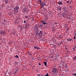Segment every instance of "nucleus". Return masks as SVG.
I'll return each instance as SVG.
<instances>
[{
  "mask_svg": "<svg viewBox=\"0 0 76 76\" xmlns=\"http://www.w3.org/2000/svg\"><path fill=\"white\" fill-rule=\"evenodd\" d=\"M6 34V32L5 30H1V31H0V34H1V35H2L3 36H5Z\"/></svg>",
  "mask_w": 76,
  "mask_h": 76,
  "instance_id": "1",
  "label": "nucleus"
},
{
  "mask_svg": "<svg viewBox=\"0 0 76 76\" xmlns=\"http://www.w3.org/2000/svg\"><path fill=\"white\" fill-rule=\"evenodd\" d=\"M57 69L54 68L52 70V72L53 73H56L57 72Z\"/></svg>",
  "mask_w": 76,
  "mask_h": 76,
  "instance_id": "2",
  "label": "nucleus"
},
{
  "mask_svg": "<svg viewBox=\"0 0 76 76\" xmlns=\"http://www.w3.org/2000/svg\"><path fill=\"white\" fill-rule=\"evenodd\" d=\"M34 30L35 31H37L38 30V26H36L35 28L34 29Z\"/></svg>",
  "mask_w": 76,
  "mask_h": 76,
  "instance_id": "3",
  "label": "nucleus"
},
{
  "mask_svg": "<svg viewBox=\"0 0 76 76\" xmlns=\"http://www.w3.org/2000/svg\"><path fill=\"white\" fill-rule=\"evenodd\" d=\"M14 64L15 66H16V65H18V62L17 61H15V62L14 63Z\"/></svg>",
  "mask_w": 76,
  "mask_h": 76,
  "instance_id": "4",
  "label": "nucleus"
},
{
  "mask_svg": "<svg viewBox=\"0 0 76 76\" xmlns=\"http://www.w3.org/2000/svg\"><path fill=\"white\" fill-rule=\"evenodd\" d=\"M26 25L25 29H26V28H28V26H29V24H28V23H26Z\"/></svg>",
  "mask_w": 76,
  "mask_h": 76,
  "instance_id": "5",
  "label": "nucleus"
},
{
  "mask_svg": "<svg viewBox=\"0 0 76 76\" xmlns=\"http://www.w3.org/2000/svg\"><path fill=\"white\" fill-rule=\"evenodd\" d=\"M58 3L59 5H63V3L61 1L58 2Z\"/></svg>",
  "mask_w": 76,
  "mask_h": 76,
  "instance_id": "6",
  "label": "nucleus"
},
{
  "mask_svg": "<svg viewBox=\"0 0 76 76\" xmlns=\"http://www.w3.org/2000/svg\"><path fill=\"white\" fill-rule=\"evenodd\" d=\"M19 9V7H18V6L16 7H15V8H14V10H17V9Z\"/></svg>",
  "mask_w": 76,
  "mask_h": 76,
  "instance_id": "7",
  "label": "nucleus"
},
{
  "mask_svg": "<svg viewBox=\"0 0 76 76\" xmlns=\"http://www.w3.org/2000/svg\"><path fill=\"white\" fill-rule=\"evenodd\" d=\"M47 61H46V62L45 61L44 62V65L45 66H47Z\"/></svg>",
  "mask_w": 76,
  "mask_h": 76,
  "instance_id": "8",
  "label": "nucleus"
},
{
  "mask_svg": "<svg viewBox=\"0 0 76 76\" xmlns=\"http://www.w3.org/2000/svg\"><path fill=\"white\" fill-rule=\"evenodd\" d=\"M72 59L74 60H75L76 59V56H75L74 57H72Z\"/></svg>",
  "mask_w": 76,
  "mask_h": 76,
  "instance_id": "9",
  "label": "nucleus"
},
{
  "mask_svg": "<svg viewBox=\"0 0 76 76\" xmlns=\"http://www.w3.org/2000/svg\"><path fill=\"white\" fill-rule=\"evenodd\" d=\"M39 27H41V28H42L43 27V25L40 24L38 26Z\"/></svg>",
  "mask_w": 76,
  "mask_h": 76,
  "instance_id": "10",
  "label": "nucleus"
},
{
  "mask_svg": "<svg viewBox=\"0 0 76 76\" xmlns=\"http://www.w3.org/2000/svg\"><path fill=\"white\" fill-rule=\"evenodd\" d=\"M41 4V6H44L45 5V4H44V2H40Z\"/></svg>",
  "mask_w": 76,
  "mask_h": 76,
  "instance_id": "11",
  "label": "nucleus"
},
{
  "mask_svg": "<svg viewBox=\"0 0 76 76\" xmlns=\"http://www.w3.org/2000/svg\"><path fill=\"white\" fill-rule=\"evenodd\" d=\"M66 40L67 41H71L72 40V39H66Z\"/></svg>",
  "mask_w": 76,
  "mask_h": 76,
  "instance_id": "12",
  "label": "nucleus"
},
{
  "mask_svg": "<svg viewBox=\"0 0 76 76\" xmlns=\"http://www.w3.org/2000/svg\"><path fill=\"white\" fill-rule=\"evenodd\" d=\"M76 49V46H75L73 49V50L75 51Z\"/></svg>",
  "mask_w": 76,
  "mask_h": 76,
  "instance_id": "13",
  "label": "nucleus"
},
{
  "mask_svg": "<svg viewBox=\"0 0 76 76\" xmlns=\"http://www.w3.org/2000/svg\"><path fill=\"white\" fill-rule=\"evenodd\" d=\"M34 48H35V49H37V50H38V49H39V48H38V47H36L34 46Z\"/></svg>",
  "mask_w": 76,
  "mask_h": 76,
  "instance_id": "14",
  "label": "nucleus"
},
{
  "mask_svg": "<svg viewBox=\"0 0 76 76\" xmlns=\"http://www.w3.org/2000/svg\"><path fill=\"white\" fill-rule=\"evenodd\" d=\"M36 34H37V35H38L39 34V33H38V31H36Z\"/></svg>",
  "mask_w": 76,
  "mask_h": 76,
  "instance_id": "15",
  "label": "nucleus"
},
{
  "mask_svg": "<svg viewBox=\"0 0 76 76\" xmlns=\"http://www.w3.org/2000/svg\"><path fill=\"white\" fill-rule=\"evenodd\" d=\"M58 10H61V7H58Z\"/></svg>",
  "mask_w": 76,
  "mask_h": 76,
  "instance_id": "16",
  "label": "nucleus"
},
{
  "mask_svg": "<svg viewBox=\"0 0 76 76\" xmlns=\"http://www.w3.org/2000/svg\"><path fill=\"white\" fill-rule=\"evenodd\" d=\"M42 32L41 31H40L39 34H42Z\"/></svg>",
  "mask_w": 76,
  "mask_h": 76,
  "instance_id": "17",
  "label": "nucleus"
},
{
  "mask_svg": "<svg viewBox=\"0 0 76 76\" xmlns=\"http://www.w3.org/2000/svg\"><path fill=\"white\" fill-rule=\"evenodd\" d=\"M72 75H74V76H76V73L72 74Z\"/></svg>",
  "mask_w": 76,
  "mask_h": 76,
  "instance_id": "18",
  "label": "nucleus"
},
{
  "mask_svg": "<svg viewBox=\"0 0 76 76\" xmlns=\"http://www.w3.org/2000/svg\"><path fill=\"white\" fill-rule=\"evenodd\" d=\"M44 22V20H41V23H43Z\"/></svg>",
  "mask_w": 76,
  "mask_h": 76,
  "instance_id": "19",
  "label": "nucleus"
},
{
  "mask_svg": "<svg viewBox=\"0 0 76 76\" xmlns=\"http://www.w3.org/2000/svg\"><path fill=\"white\" fill-rule=\"evenodd\" d=\"M28 54H29V55L31 56V53H29V52H28Z\"/></svg>",
  "mask_w": 76,
  "mask_h": 76,
  "instance_id": "20",
  "label": "nucleus"
},
{
  "mask_svg": "<svg viewBox=\"0 0 76 76\" xmlns=\"http://www.w3.org/2000/svg\"><path fill=\"white\" fill-rule=\"evenodd\" d=\"M15 57H17V58H19V56L17 55H16V56H15Z\"/></svg>",
  "mask_w": 76,
  "mask_h": 76,
  "instance_id": "21",
  "label": "nucleus"
},
{
  "mask_svg": "<svg viewBox=\"0 0 76 76\" xmlns=\"http://www.w3.org/2000/svg\"><path fill=\"white\" fill-rule=\"evenodd\" d=\"M25 18L26 19H27L28 18V16H26L25 17Z\"/></svg>",
  "mask_w": 76,
  "mask_h": 76,
  "instance_id": "22",
  "label": "nucleus"
},
{
  "mask_svg": "<svg viewBox=\"0 0 76 76\" xmlns=\"http://www.w3.org/2000/svg\"><path fill=\"white\" fill-rule=\"evenodd\" d=\"M43 23L44 25H45V24H47V23H46V22H44L43 23Z\"/></svg>",
  "mask_w": 76,
  "mask_h": 76,
  "instance_id": "23",
  "label": "nucleus"
},
{
  "mask_svg": "<svg viewBox=\"0 0 76 76\" xmlns=\"http://www.w3.org/2000/svg\"><path fill=\"white\" fill-rule=\"evenodd\" d=\"M5 3H7V4L8 3V2L7 1H5Z\"/></svg>",
  "mask_w": 76,
  "mask_h": 76,
  "instance_id": "24",
  "label": "nucleus"
},
{
  "mask_svg": "<svg viewBox=\"0 0 76 76\" xmlns=\"http://www.w3.org/2000/svg\"><path fill=\"white\" fill-rule=\"evenodd\" d=\"M65 67H67V65L66 64V63L65 64Z\"/></svg>",
  "mask_w": 76,
  "mask_h": 76,
  "instance_id": "25",
  "label": "nucleus"
},
{
  "mask_svg": "<svg viewBox=\"0 0 76 76\" xmlns=\"http://www.w3.org/2000/svg\"><path fill=\"white\" fill-rule=\"evenodd\" d=\"M48 75H48V73L46 75V76H48Z\"/></svg>",
  "mask_w": 76,
  "mask_h": 76,
  "instance_id": "26",
  "label": "nucleus"
},
{
  "mask_svg": "<svg viewBox=\"0 0 76 76\" xmlns=\"http://www.w3.org/2000/svg\"><path fill=\"white\" fill-rule=\"evenodd\" d=\"M74 39H76V36H75V37H74Z\"/></svg>",
  "mask_w": 76,
  "mask_h": 76,
  "instance_id": "27",
  "label": "nucleus"
},
{
  "mask_svg": "<svg viewBox=\"0 0 76 76\" xmlns=\"http://www.w3.org/2000/svg\"><path fill=\"white\" fill-rule=\"evenodd\" d=\"M39 1L40 3H41V0H38Z\"/></svg>",
  "mask_w": 76,
  "mask_h": 76,
  "instance_id": "28",
  "label": "nucleus"
},
{
  "mask_svg": "<svg viewBox=\"0 0 76 76\" xmlns=\"http://www.w3.org/2000/svg\"><path fill=\"white\" fill-rule=\"evenodd\" d=\"M44 7V6L42 5H41V8H43Z\"/></svg>",
  "mask_w": 76,
  "mask_h": 76,
  "instance_id": "29",
  "label": "nucleus"
},
{
  "mask_svg": "<svg viewBox=\"0 0 76 76\" xmlns=\"http://www.w3.org/2000/svg\"><path fill=\"white\" fill-rule=\"evenodd\" d=\"M67 2V3H69V1H66Z\"/></svg>",
  "mask_w": 76,
  "mask_h": 76,
  "instance_id": "30",
  "label": "nucleus"
},
{
  "mask_svg": "<svg viewBox=\"0 0 76 76\" xmlns=\"http://www.w3.org/2000/svg\"><path fill=\"white\" fill-rule=\"evenodd\" d=\"M68 54H70V52H69V51H68Z\"/></svg>",
  "mask_w": 76,
  "mask_h": 76,
  "instance_id": "31",
  "label": "nucleus"
},
{
  "mask_svg": "<svg viewBox=\"0 0 76 76\" xmlns=\"http://www.w3.org/2000/svg\"><path fill=\"white\" fill-rule=\"evenodd\" d=\"M23 11L24 12H26V10L24 9Z\"/></svg>",
  "mask_w": 76,
  "mask_h": 76,
  "instance_id": "32",
  "label": "nucleus"
},
{
  "mask_svg": "<svg viewBox=\"0 0 76 76\" xmlns=\"http://www.w3.org/2000/svg\"><path fill=\"white\" fill-rule=\"evenodd\" d=\"M60 38H62V36H61L60 35Z\"/></svg>",
  "mask_w": 76,
  "mask_h": 76,
  "instance_id": "33",
  "label": "nucleus"
},
{
  "mask_svg": "<svg viewBox=\"0 0 76 76\" xmlns=\"http://www.w3.org/2000/svg\"><path fill=\"white\" fill-rule=\"evenodd\" d=\"M52 31H55V29H53Z\"/></svg>",
  "mask_w": 76,
  "mask_h": 76,
  "instance_id": "34",
  "label": "nucleus"
},
{
  "mask_svg": "<svg viewBox=\"0 0 76 76\" xmlns=\"http://www.w3.org/2000/svg\"><path fill=\"white\" fill-rule=\"evenodd\" d=\"M65 63L64 62H62V64H65Z\"/></svg>",
  "mask_w": 76,
  "mask_h": 76,
  "instance_id": "35",
  "label": "nucleus"
},
{
  "mask_svg": "<svg viewBox=\"0 0 76 76\" xmlns=\"http://www.w3.org/2000/svg\"><path fill=\"white\" fill-rule=\"evenodd\" d=\"M39 66H41V63H39Z\"/></svg>",
  "mask_w": 76,
  "mask_h": 76,
  "instance_id": "36",
  "label": "nucleus"
},
{
  "mask_svg": "<svg viewBox=\"0 0 76 76\" xmlns=\"http://www.w3.org/2000/svg\"><path fill=\"white\" fill-rule=\"evenodd\" d=\"M58 45L59 46H60V45L58 43Z\"/></svg>",
  "mask_w": 76,
  "mask_h": 76,
  "instance_id": "37",
  "label": "nucleus"
},
{
  "mask_svg": "<svg viewBox=\"0 0 76 76\" xmlns=\"http://www.w3.org/2000/svg\"><path fill=\"white\" fill-rule=\"evenodd\" d=\"M53 57V56H51V57H50V58H52Z\"/></svg>",
  "mask_w": 76,
  "mask_h": 76,
  "instance_id": "38",
  "label": "nucleus"
},
{
  "mask_svg": "<svg viewBox=\"0 0 76 76\" xmlns=\"http://www.w3.org/2000/svg\"><path fill=\"white\" fill-rule=\"evenodd\" d=\"M70 8H72V6H70Z\"/></svg>",
  "mask_w": 76,
  "mask_h": 76,
  "instance_id": "39",
  "label": "nucleus"
},
{
  "mask_svg": "<svg viewBox=\"0 0 76 76\" xmlns=\"http://www.w3.org/2000/svg\"><path fill=\"white\" fill-rule=\"evenodd\" d=\"M65 50H67V48H65Z\"/></svg>",
  "mask_w": 76,
  "mask_h": 76,
  "instance_id": "40",
  "label": "nucleus"
},
{
  "mask_svg": "<svg viewBox=\"0 0 76 76\" xmlns=\"http://www.w3.org/2000/svg\"><path fill=\"white\" fill-rule=\"evenodd\" d=\"M62 66H64V64H62Z\"/></svg>",
  "mask_w": 76,
  "mask_h": 76,
  "instance_id": "41",
  "label": "nucleus"
},
{
  "mask_svg": "<svg viewBox=\"0 0 76 76\" xmlns=\"http://www.w3.org/2000/svg\"><path fill=\"white\" fill-rule=\"evenodd\" d=\"M24 23H26V21H24Z\"/></svg>",
  "mask_w": 76,
  "mask_h": 76,
  "instance_id": "42",
  "label": "nucleus"
},
{
  "mask_svg": "<svg viewBox=\"0 0 76 76\" xmlns=\"http://www.w3.org/2000/svg\"><path fill=\"white\" fill-rule=\"evenodd\" d=\"M53 46H54V47H56V45H53Z\"/></svg>",
  "mask_w": 76,
  "mask_h": 76,
  "instance_id": "43",
  "label": "nucleus"
},
{
  "mask_svg": "<svg viewBox=\"0 0 76 76\" xmlns=\"http://www.w3.org/2000/svg\"><path fill=\"white\" fill-rule=\"evenodd\" d=\"M38 76H40V75L39 74H38V75H37Z\"/></svg>",
  "mask_w": 76,
  "mask_h": 76,
  "instance_id": "44",
  "label": "nucleus"
},
{
  "mask_svg": "<svg viewBox=\"0 0 76 76\" xmlns=\"http://www.w3.org/2000/svg\"><path fill=\"white\" fill-rule=\"evenodd\" d=\"M4 21H5V22H6V20L5 19H4Z\"/></svg>",
  "mask_w": 76,
  "mask_h": 76,
  "instance_id": "45",
  "label": "nucleus"
},
{
  "mask_svg": "<svg viewBox=\"0 0 76 76\" xmlns=\"http://www.w3.org/2000/svg\"><path fill=\"white\" fill-rule=\"evenodd\" d=\"M75 35H76V33L75 32Z\"/></svg>",
  "mask_w": 76,
  "mask_h": 76,
  "instance_id": "46",
  "label": "nucleus"
},
{
  "mask_svg": "<svg viewBox=\"0 0 76 76\" xmlns=\"http://www.w3.org/2000/svg\"><path fill=\"white\" fill-rule=\"evenodd\" d=\"M55 25H56V24H57V23H55Z\"/></svg>",
  "mask_w": 76,
  "mask_h": 76,
  "instance_id": "47",
  "label": "nucleus"
},
{
  "mask_svg": "<svg viewBox=\"0 0 76 76\" xmlns=\"http://www.w3.org/2000/svg\"><path fill=\"white\" fill-rule=\"evenodd\" d=\"M12 34H14V36H15V33H13Z\"/></svg>",
  "mask_w": 76,
  "mask_h": 76,
  "instance_id": "48",
  "label": "nucleus"
},
{
  "mask_svg": "<svg viewBox=\"0 0 76 76\" xmlns=\"http://www.w3.org/2000/svg\"><path fill=\"white\" fill-rule=\"evenodd\" d=\"M32 19H33V20H34V18H33Z\"/></svg>",
  "mask_w": 76,
  "mask_h": 76,
  "instance_id": "49",
  "label": "nucleus"
},
{
  "mask_svg": "<svg viewBox=\"0 0 76 76\" xmlns=\"http://www.w3.org/2000/svg\"><path fill=\"white\" fill-rule=\"evenodd\" d=\"M65 12H67V11H66V10H65Z\"/></svg>",
  "mask_w": 76,
  "mask_h": 76,
  "instance_id": "50",
  "label": "nucleus"
},
{
  "mask_svg": "<svg viewBox=\"0 0 76 76\" xmlns=\"http://www.w3.org/2000/svg\"><path fill=\"white\" fill-rule=\"evenodd\" d=\"M52 45L54 46V44H52Z\"/></svg>",
  "mask_w": 76,
  "mask_h": 76,
  "instance_id": "51",
  "label": "nucleus"
},
{
  "mask_svg": "<svg viewBox=\"0 0 76 76\" xmlns=\"http://www.w3.org/2000/svg\"><path fill=\"white\" fill-rule=\"evenodd\" d=\"M12 13V12H11L10 13V15H11V14Z\"/></svg>",
  "mask_w": 76,
  "mask_h": 76,
  "instance_id": "52",
  "label": "nucleus"
},
{
  "mask_svg": "<svg viewBox=\"0 0 76 76\" xmlns=\"http://www.w3.org/2000/svg\"><path fill=\"white\" fill-rule=\"evenodd\" d=\"M61 43H59V44H61Z\"/></svg>",
  "mask_w": 76,
  "mask_h": 76,
  "instance_id": "53",
  "label": "nucleus"
},
{
  "mask_svg": "<svg viewBox=\"0 0 76 76\" xmlns=\"http://www.w3.org/2000/svg\"><path fill=\"white\" fill-rule=\"evenodd\" d=\"M34 29H35V28H33V29H34Z\"/></svg>",
  "mask_w": 76,
  "mask_h": 76,
  "instance_id": "54",
  "label": "nucleus"
},
{
  "mask_svg": "<svg viewBox=\"0 0 76 76\" xmlns=\"http://www.w3.org/2000/svg\"><path fill=\"white\" fill-rule=\"evenodd\" d=\"M66 53L67 54H69V53L68 52H67Z\"/></svg>",
  "mask_w": 76,
  "mask_h": 76,
  "instance_id": "55",
  "label": "nucleus"
},
{
  "mask_svg": "<svg viewBox=\"0 0 76 76\" xmlns=\"http://www.w3.org/2000/svg\"><path fill=\"white\" fill-rule=\"evenodd\" d=\"M56 43L57 42H56Z\"/></svg>",
  "mask_w": 76,
  "mask_h": 76,
  "instance_id": "56",
  "label": "nucleus"
},
{
  "mask_svg": "<svg viewBox=\"0 0 76 76\" xmlns=\"http://www.w3.org/2000/svg\"><path fill=\"white\" fill-rule=\"evenodd\" d=\"M44 76H46V75H45Z\"/></svg>",
  "mask_w": 76,
  "mask_h": 76,
  "instance_id": "57",
  "label": "nucleus"
},
{
  "mask_svg": "<svg viewBox=\"0 0 76 76\" xmlns=\"http://www.w3.org/2000/svg\"><path fill=\"white\" fill-rule=\"evenodd\" d=\"M17 12H18V10L17 11Z\"/></svg>",
  "mask_w": 76,
  "mask_h": 76,
  "instance_id": "58",
  "label": "nucleus"
},
{
  "mask_svg": "<svg viewBox=\"0 0 76 76\" xmlns=\"http://www.w3.org/2000/svg\"><path fill=\"white\" fill-rule=\"evenodd\" d=\"M0 40H1V39H0Z\"/></svg>",
  "mask_w": 76,
  "mask_h": 76,
  "instance_id": "59",
  "label": "nucleus"
},
{
  "mask_svg": "<svg viewBox=\"0 0 76 76\" xmlns=\"http://www.w3.org/2000/svg\"><path fill=\"white\" fill-rule=\"evenodd\" d=\"M33 59H32L33 60Z\"/></svg>",
  "mask_w": 76,
  "mask_h": 76,
  "instance_id": "60",
  "label": "nucleus"
},
{
  "mask_svg": "<svg viewBox=\"0 0 76 76\" xmlns=\"http://www.w3.org/2000/svg\"><path fill=\"white\" fill-rule=\"evenodd\" d=\"M33 59H32L33 60Z\"/></svg>",
  "mask_w": 76,
  "mask_h": 76,
  "instance_id": "61",
  "label": "nucleus"
}]
</instances>
